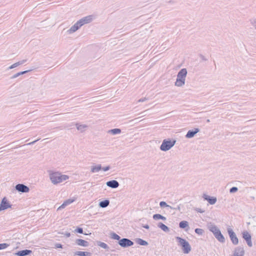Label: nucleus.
Instances as JSON below:
<instances>
[{"label": "nucleus", "instance_id": "0eeeda50", "mask_svg": "<svg viewBox=\"0 0 256 256\" xmlns=\"http://www.w3.org/2000/svg\"><path fill=\"white\" fill-rule=\"evenodd\" d=\"M118 244L122 248H128L134 245V242L127 238H122L118 242Z\"/></svg>", "mask_w": 256, "mask_h": 256}, {"label": "nucleus", "instance_id": "72a5a7b5", "mask_svg": "<svg viewBox=\"0 0 256 256\" xmlns=\"http://www.w3.org/2000/svg\"><path fill=\"white\" fill-rule=\"evenodd\" d=\"M9 244L6 243L0 244V250L6 248Z\"/></svg>", "mask_w": 256, "mask_h": 256}, {"label": "nucleus", "instance_id": "7c9ffc66", "mask_svg": "<svg viewBox=\"0 0 256 256\" xmlns=\"http://www.w3.org/2000/svg\"><path fill=\"white\" fill-rule=\"evenodd\" d=\"M194 232L199 235H202L204 232V230L202 229L199 228H196Z\"/></svg>", "mask_w": 256, "mask_h": 256}, {"label": "nucleus", "instance_id": "20e7f679", "mask_svg": "<svg viewBox=\"0 0 256 256\" xmlns=\"http://www.w3.org/2000/svg\"><path fill=\"white\" fill-rule=\"evenodd\" d=\"M176 240L178 242V244L182 246L184 254H188L191 250V246L188 241L180 237L176 236Z\"/></svg>", "mask_w": 256, "mask_h": 256}, {"label": "nucleus", "instance_id": "ddd939ff", "mask_svg": "<svg viewBox=\"0 0 256 256\" xmlns=\"http://www.w3.org/2000/svg\"><path fill=\"white\" fill-rule=\"evenodd\" d=\"M202 197L204 200H206L210 204H215L217 200L216 197L210 196L206 194H204Z\"/></svg>", "mask_w": 256, "mask_h": 256}, {"label": "nucleus", "instance_id": "a18cd8bd", "mask_svg": "<svg viewBox=\"0 0 256 256\" xmlns=\"http://www.w3.org/2000/svg\"><path fill=\"white\" fill-rule=\"evenodd\" d=\"M56 248H62V246L60 244H55Z\"/></svg>", "mask_w": 256, "mask_h": 256}, {"label": "nucleus", "instance_id": "a211bd4d", "mask_svg": "<svg viewBox=\"0 0 256 256\" xmlns=\"http://www.w3.org/2000/svg\"><path fill=\"white\" fill-rule=\"evenodd\" d=\"M76 243L80 246H82L84 247H87L88 246L89 243L88 242L82 240V239H77L76 240Z\"/></svg>", "mask_w": 256, "mask_h": 256}, {"label": "nucleus", "instance_id": "b1692460", "mask_svg": "<svg viewBox=\"0 0 256 256\" xmlns=\"http://www.w3.org/2000/svg\"><path fill=\"white\" fill-rule=\"evenodd\" d=\"M136 242L140 246H148V244L146 241L140 238H136Z\"/></svg>", "mask_w": 256, "mask_h": 256}, {"label": "nucleus", "instance_id": "4468645a", "mask_svg": "<svg viewBox=\"0 0 256 256\" xmlns=\"http://www.w3.org/2000/svg\"><path fill=\"white\" fill-rule=\"evenodd\" d=\"M199 132L200 130L198 128H195L194 130H189L186 135V138H192Z\"/></svg>", "mask_w": 256, "mask_h": 256}, {"label": "nucleus", "instance_id": "c9c22d12", "mask_svg": "<svg viewBox=\"0 0 256 256\" xmlns=\"http://www.w3.org/2000/svg\"><path fill=\"white\" fill-rule=\"evenodd\" d=\"M26 62V60H22L19 61V62H16L15 64H16V66H18L20 65L24 64Z\"/></svg>", "mask_w": 256, "mask_h": 256}, {"label": "nucleus", "instance_id": "49530a36", "mask_svg": "<svg viewBox=\"0 0 256 256\" xmlns=\"http://www.w3.org/2000/svg\"><path fill=\"white\" fill-rule=\"evenodd\" d=\"M16 67V64L14 63L13 64L11 65L10 67H8V70L12 69Z\"/></svg>", "mask_w": 256, "mask_h": 256}, {"label": "nucleus", "instance_id": "cd10ccee", "mask_svg": "<svg viewBox=\"0 0 256 256\" xmlns=\"http://www.w3.org/2000/svg\"><path fill=\"white\" fill-rule=\"evenodd\" d=\"M108 132L112 134H118L121 132V130L120 128H114V129H112V130H110L108 131Z\"/></svg>", "mask_w": 256, "mask_h": 256}, {"label": "nucleus", "instance_id": "bb28decb", "mask_svg": "<svg viewBox=\"0 0 256 256\" xmlns=\"http://www.w3.org/2000/svg\"><path fill=\"white\" fill-rule=\"evenodd\" d=\"M30 70H24V71H22V72H18V73L14 74V75H13L11 77V78L14 79V78H16L18 76H20V75H22L24 74H25L30 72Z\"/></svg>", "mask_w": 256, "mask_h": 256}, {"label": "nucleus", "instance_id": "f8f14e48", "mask_svg": "<svg viewBox=\"0 0 256 256\" xmlns=\"http://www.w3.org/2000/svg\"><path fill=\"white\" fill-rule=\"evenodd\" d=\"M92 16L90 15L81 18L78 22L80 24V26H82L84 24L90 22L92 20Z\"/></svg>", "mask_w": 256, "mask_h": 256}, {"label": "nucleus", "instance_id": "e433bc0d", "mask_svg": "<svg viewBox=\"0 0 256 256\" xmlns=\"http://www.w3.org/2000/svg\"><path fill=\"white\" fill-rule=\"evenodd\" d=\"M75 232L79 234H83V229L82 228H78L75 230Z\"/></svg>", "mask_w": 256, "mask_h": 256}, {"label": "nucleus", "instance_id": "09e8293b", "mask_svg": "<svg viewBox=\"0 0 256 256\" xmlns=\"http://www.w3.org/2000/svg\"><path fill=\"white\" fill-rule=\"evenodd\" d=\"M200 58H201V59H202V60H204V61H206V60H207V58H205V56H203V55H202V54H200Z\"/></svg>", "mask_w": 256, "mask_h": 256}, {"label": "nucleus", "instance_id": "de8ad7c7", "mask_svg": "<svg viewBox=\"0 0 256 256\" xmlns=\"http://www.w3.org/2000/svg\"><path fill=\"white\" fill-rule=\"evenodd\" d=\"M40 140V138H38V140H34V141H33V142H30V143L28 144H28V145H32V144H34L36 142H38V140Z\"/></svg>", "mask_w": 256, "mask_h": 256}, {"label": "nucleus", "instance_id": "c756f323", "mask_svg": "<svg viewBox=\"0 0 256 256\" xmlns=\"http://www.w3.org/2000/svg\"><path fill=\"white\" fill-rule=\"evenodd\" d=\"M250 23L252 26H254V29L256 30V18H253L250 20Z\"/></svg>", "mask_w": 256, "mask_h": 256}, {"label": "nucleus", "instance_id": "6ab92c4d", "mask_svg": "<svg viewBox=\"0 0 256 256\" xmlns=\"http://www.w3.org/2000/svg\"><path fill=\"white\" fill-rule=\"evenodd\" d=\"M102 167L101 164H98L91 167L90 172L92 173L98 172L102 170Z\"/></svg>", "mask_w": 256, "mask_h": 256}, {"label": "nucleus", "instance_id": "3c124183", "mask_svg": "<svg viewBox=\"0 0 256 256\" xmlns=\"http://www.w3.org/2000/svg\"><path fill=\"white\" fill-rule=\"evenodd\" d=\"M64 235L66 237L68 238L70 236V233L68 232H66L65 233Z\"/></svg>", "mask_w": 256, "mask_h": 256}, {"label": "nucleus", "instance_id": "f257e3e1", "mask_svg": "<svg viewBox=\"0 0 256 256\" xmlns=\"http://www.w3.org/2000/svg\"><path fill=\"white\" fill-rule=\"evenodd\" d=\"M50 179L54 184H57L68 179L69 177L67 175L62 174L58 172H53L48 170Z\"/></svg>", "mask_w": 256, "mask_h": 256}, {"label": "nucleus", "instance_id": "c85d7f7f", "mask_svg": "<svg viewBox=\"0 0 256 256\" xmlns=\"http://www.w3.org/2000/svg\"><path fill=\"white\" fill-rule=\"evenodd\" d=\"M111 238L112 239H114L116 240H118V241H120V240H121L120 236H119L118 234H116L114 232L112 233Z\"/></svg>", "mask_w": 256, "mask_h": 256}, {"label": "nucleus", "instance_id": "6e6552de", "mask_svg": "<svg viewBox=\"0 0 256 256\" xmlns=\"http://www.w3.org/2000/svg\"><path fill=\"white\" fill-rule=\"evenodd\" d=\"M242 238L246 241L247 244L249 247L252 246V236L248 231H244L242 232Z\"/></svg>", "mask_w": 256, "mask_h": 256}, {"label": "nucleus", "instance_id": "4be33fe9", "mask_svg": "<svg viewBox=\"0 0 256 256\" xmlns=\"http://www.w3.org/2000/svg\"><path fill=\"white\" fill-rule=\"evenodd\" d=\"M74 255L79 256H91L92 254L88 252L77 251L74 253Z\"/></svg>", "mask_w": 256, "mask_h": 256}, {"label": "nucleus", "instance_id": "2eb2a0df", "mask_svg": "<svg viewBox=\"0 0 256 256\" xmlns=\"http://www.w3.org/2000/svg\"><path fill=\"white\" fill-rule=\"evenodd\" d=\"M106 184L108 186L112 188H116L120 186L118 182L116 180L108 181L106 182Z\"/></svg>", "mask_w": 256, "mask_h": 256}, {"label": "nucleus", "instance_id": "473e14b6", "mask_svg": "<svg viewBox=\"0 0 256 256\" xmlns=\"http://www.w3.org/2000/svg\"><path fill=\"white\" fill-rule=\"evenodd\" d=\"M160 206L161 208L168 207L170 206L168 205L165 202L162 201L160 202Z\"/></svg>", "mask_w": 256, "mask_h": 256}, {"label": "nucleus", "instance_id": "2f4dec72", "mask_svg": "<svg viewBox=\"0 0 256 256\" xmlns=\"http://www.w3.org/2000/svg\"><path fill=\"white\" fill-rule=\"evenodd\" d=\"M162 215L160 214H154L153 215V218L154 220H160L161 218H162Z\"/></svg>", "mask_w": 256, "mask_h": 256}, {"label": "nucleus", "instance_id": "f03ea898", "mask_svg": "<svg viewBox=\"0 0 256 256\" xmlns=\"http://www.w3.org/2000/svg\"><path fill=\"white\" fill-rule=\"evenodd\" d=\"M208 230L212 232L215 238L220 243H224L226 239L220 230L214 224L210 223L208 226Z\"/></svg>", "mask_w": 256, "mask_h": 256}, {"label": "nucleus", "instance_id": "423d86ee", "mask_svg": "<svg viewBox=\"0 0 256 256\" xmlns=\"http://www.w3.org/2000/svg\"><path fill=\"white\" fill-rule=\"evenodd\" d=\"M227 231L232 244L234 245H237L238 243V239L235 232L230 228H227Z\"/></svg>", "mask_w": 256, "mask_h": 256}, {"label": "nucleus", "instance_id": "4c0bfd02", "mask_svg": "<svg viewBox=\"0 0 256 256\" xmlns=\"http://www.w3.org/2000/svg\"><path fill=\"white\" fill-rule=\"evenodd\" d=\"M74 200H72V199H68L67 200H66V201H64V202L66 203V205H68L70 204H72L73 202H74Z\"/></svg>", "mask_w": 256, "mask_h": 256}, {"label": "nucleus", "instance_id": "9d476101", "mask_svg": "<svg viewBox=\"0 0 256 256\" xmlns=\"http://www.w3.org/2000/svg\"><path fill=\"white\" fill-rule=\"evenodd\" d=\"M12 206V205L10 204L7 198L4 197L2 199L0 204V211L11 208Z\"/></svg>", "mask_w": 256, "mask_h": 256}, {"label": "nucleus", "instance_id": "1a4fd4ad", "mask_svg": "<svg viewBox=\"0 0 256 256\" xmlns=\"http://www.w3.org/2000/svg\"><path fill=\"white\" fill-rule=\"evenodd\" d=\"M244 250L242 246H238L234 248L233 254L231 256H244Z\"/></svg>", "mask_w": 256, "mask_h": 256}, {"label": "nucleus", "instance_id": "79ce46f5", "mask_svg": "<svg viewBox=\"0 0 256 256\" xmlns=\"http://www.w3.org/2000/svg\"><path fill=\"white\" fill-rule=\"evenodd\" d=\"M196 210L197 212H200V213H204V210H203L202 209L200 208H196Z\"/></svg>", "mask_w": 256, "mask_h": 256}, {"label": "nucleus", "instance_id": "a19ab883", "mask_svg": "<svg viewBox=\"0 0 256 256\" xmlns=\"http://www.w3.org/2000/svg\"><path fill=\"white\" fill-rule=\"evenodd\" d=\"M110 166H106V167L102 168V170H103L104 172H106V171H108V170H110Z\"/></svg>", "mask_w": 256, "mask_h": 256}, {"label": "nucleus", "instance_id": "58836bf2", "mask_svg": "<svg viewBox=\"0 0 256 256\" xmlns=\"http://www.w3.org/2000/svg\"><path fill=\"white\" fill-rule=\"evenodd\" d=\"M66 206L67 205L66 204V203L64 202V203L60 206H59L58 208V210H60L62 208H65Z\"/></svg>", "mask_w": 256, "mask_h": 256}, {"label": "nucleus", "instance_id": "5701e85b", "mask_svg": "<svg viewBox=\"0 0 256 256\" xmlns=\"http://www.w3.org/2000/svg\"><path fill=\"white\" fill-rule=\"evenodd\" d=\"M76 126L77 130L81 132H83L84 129L88 128V126L86 124H80L78 123L76 124Z\"/></svg>", "mask_w": 256, "mask_h": 256}, {"label": "nucleus", "instance_id": "7ed1b4c3", "mask_svg": "<svg viewBox=\"0 0 256 256\" xmlns=\"http://www.w3.org/2000/svg\"><path fill=\"white\" fill-rule=\"evenodd\" d=\"M187 73V70L185 68H182L178 72L175 82V86L180 87L184 84Z\"/></svg>", "mask_w": 256, "mask_h": 256}, {"label": "nucleus", "instance_id": "9b49d317", "mask_svg": "<svg viewBox=\"0 0 256 256\" xmlns=\"http://www.w3.org/2000/svg\"><path fill=\"white\" fill-rule=\"evenodd\" d=\"M15 188L18 192H21L23 193L28 192L30 191L29 188L28 186L22 184H17L15 186Z\"/></svg>", "mask_w": 256, "mask_h": 256}, {"label": "nucleus", "instance_id": "aec40b11", "mask_svg": "<svg viewBox=\"0 0 256 256\" xmlns=\"http://www.w3.org/2000/svg\"><path fill=\"white\" fill-rule=\"evenodd\" d=\"M110 204V200H105L99 202V206L102 208H105L107 207Z\"/></svg>", "mask_w": 256, "mask_h": 256}, {"label": "nucleus", "instance_id": "f704fd0d", "mask_svg": "<svg viewBox=\"0 0 256 256\" xmlns=\"http://www.w3.org/2000/svg\"><path fill=\"white\" fill-rule=\"evenodd\" d=\"M238 190V188L237 187L233 186L230 188V192L232 194V193L236 192Z\"/></svg>", "mask_w": 256, "mask_h": 256}, {"label": "nucleus", "instance_id": "c03bdc74", "mask_svg": "<svg viewBox=\"0 0 256 256\" xmlns=\"http://www.w3.org/2000/svg\"><path fill=\"white\" fill-rule=\"evenodd\" d=\"M148 100L147 98H140L138 100V102H145L146 100Z\"/></svg>", "mask_w": 256, "mask_h": 256}, {"label": "nucleus", "instance_id": "37998d69", "mask_svg": "<svg viewBox=\"0 0 256 256\" xmlns=\"http://www.w3.org/2000/svg\"><path fill=\"white\" fill-rule=\"evenodd\" d=\"M170 209H173V210H180V206H178L176 208H173L172 206H170Z\"/></svg>", "mask_w": 256, "mask_h": 256}, {"label": "nucleus", "instance_id": "dca6fc26", "mask_svg": "<svg viewBox=\"0 0 256 256\" xmlns=\"http://www.w3.org/2000/svg\"><path fill=\"white\" fill-rule=\"evenodd\" d=\"M81 27L80 24L77 22L74 25H73L69 30H67V32L69 34H72L76 32Z\"/></svg>", "mask_w": 256, "mask_h": 256}, {"label": "nucleus", "instance_id": "ea45409f", "mask_svg": "<svg viewBox=\"0 0 256 256\" xmlns=\"http://www.w3.org/2000/svg\"><path fill=\"white\" fill-rule=\"evenodd\" d=\"M66 206L67 205L66 204V203L64 202V203L60 206H59L58 208V210H60L62 208H65Z\"/></svg>", "mask_w": 256, "mask_h": 256}, {"label": "nucleus", "instance_id": "393cba45", "mask_svg": "<svg viewBox=\"0 0 256 256\" xmlns=\"http://www.w3.org/2000/svg\"><path fill=\"white\" fill-rule=\"evenodd\" d=\"M96 244H97L98 246H100V247H101L105 250H108L109 249V246H108V245L104 242H102L100 241H97Z\"/></svg>", "mask_w": 256, "mask_h": 256}, {"label": "nucleus", "instance_id": "864d4df0", "mask_svg": "<svg viewBox=\"0 0 256 256\" xmlns=\"http://www.w3.org/2000/svg\"><path fill=\"white\" fill-rule=\"evenodd\" d=\"M210 122V120L209 119H208V120H206V122Z\"/></svg>", "mask_w": 256, "mask_h": 256}, {"label": "nucleus", "instance_id": "412c9836", "mask_svg": "<svg viewBox=\"0 0 256 256\" xmlns=\"http://www.w3.org/2000/svg\"><path fill=\"white\" fill-rule=\"evenodd\" d=\"M158 226L164 232H168L170 231L169 228L161 222L158 224Z\"/></svg>", "mask_w": 256, "mask_h": 256}, {"label": "nucleus", "instance_id": "603ef678", "mask_svg": "<svg viewBox=\"0 0 256 256\" xmlns=\"http://www.w3.org/2000/svg\"><path fill=\"white\" fill-rule=\"evenodd\" d=\"M162 218H161V219H160V220H166V217L164 216H162Z\"/></svg>", "mask_w": 256, "mask_h": 256}, {"label": "nucleus", "instance_id": "a878e982", "mask_svg": "<svg viewBox=\"0 0 256 256\" xmlns=\"http://www.w3.org/2000/svg\"><path fill=\"white\" fill-rule=\"evenodd\" d=\"M179 226L180 228L184 229L188 228V223L186 220L181 221L179 224Z\"/></svg>", "mask_w": 256, "mask_h": 256}, {"label": "nucleus", "instance_id": "8fccbe9b", "mask_svg": "<svg viewBox=\"0 0 256 256\" xmlns=\"http://www.w3.org/2000/svg\"><path fill=\"white\" fill-rule=\"evenodd\" d=\"M142 226L146 229H149L150 226L148 224H143Z\"/></svg>", "mask_w": 256, "mask_h": 256}, {"label": "nucleus", "instance_id": "39448f33", "mask_svg": "<svg viewBox=\"0 0 256 256\" xmlns=\"http://www.w3.org/2000/svg\"><path fill=\"white\" fill-rule=\"evenodd\" d=\"M176 143V140L164 139L160 146V150L166 152L170 150Z\"/></svg>", "mask_w": 256, "mask_h": 256}, {"label": "nucleus", "instance_id": "f3484780", "mask_svg": "<svg viewBox=\"0 0 256 256\" xmlns=\"http://www.w3.org/2000/svg\"><path fill=\"white\" fill-rule=\"evenodd\" d=\"M32 253V250H24L18 251L16 254L18 256H26Z\"/></svg>", "mask_w": 256, "mask_h": 256}]
</instances>
